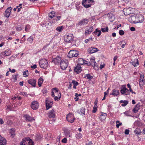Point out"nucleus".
Returning a JSON list of instances; mask_svg holds the SVG:
<instances>
[{"label": "nucleus", "instance_id": "nucleus-1", "mask_svg": "<svg viewBox=\"0 0 145 145\" xmlns=\"http://www.w3.org/2000/svg\"><path fill=\"white\" fill-rule=\"evenodd\" d=\"M40 67L43 69L46 68L48 66L47 60L45 59H42L39 62Z\"/></svg>", "mask_w": 145, "mask_h": 145}, {"label": "nucleus", "instance_id": "nucleus-2", "mask_svg": "<svg viewBox=\"0 0 145 145\" xmlns=\"http://www.w3.org/2000/svg\"><path fill=\"white\" fill-rule=\"evenodd\" d=\"M78 55V51L74 50H71L69 52L67 56L69 58H72L73 57H76Z\"/></svg>", "mask_w": 145, "mask_h": 145}, {"label": "nucleus", "instance_id": "nucleus-3", "mask_svg": "<svg viewBox=\"0 0 145 145\" xmlns=\"http://www.w3.org/2000/svg\"><path fill=\"white\" fill-rule=\"evenodd\" d=\"M137 18V14H135L129 17V20L131 23H137L138 21Z\"/></svg>", "mask_w": 145, "mask_h": 145}, {"label": "nucleus", "instance_id": "nucleus-4", "mask_svg": "<svg viewBox=\"0 0 145 145\" xmlns=\"http://www.w3.org/2000/svg\"><path fill=\"white\" fill-rule=\"evenodd\" d=\"M66 119L68 121L72 123L74 121L75 118L72 113H70L67 115Z\"/></svg>", "mask_w": 145, "mask_h": 145}, {"label": "nucleus", "instance_id": "nucleus-5", "mask_svg": "<svg viewBox=\"0 0 145 145\" xmlns=\"http://www.w3.org/2000/svg\"><path fill=\"white\" fill-rule=\"evenodd\" d=\"M68 61L66 59H63L61 62L60 66L61 68L63 70H65L68 66Z\"/></svg>", "mask_w": 145, "mask_h": 145}, {"label": "nucleus", "instance_id": "nucleus-6", "mask_svg": "<svg viewBox=\"0 0 145 145\" xmlns=\"http://www.w3.org/2000/svg\"><path fill=\"white\" fill-rule=\"evenodd\" d=\"M125 86L124 87H122V88L120 90V92L121 94L125 95H129L130 92L125 87Z\"/></svg>", "mask_w": 145, "mask_h": 145}, {"label": "nucleus", "instance_id": "nucleus-7", "mask_svg": "<svg viewBox=\"0 0 145 145\" xmlns=\"http://www.w3.org/2000/svg\"><path fill=\"white\" fill-rule=\"evenodd\" d=\"M39 106L38 103L36 101H33L31 104V107L32 109L34 110H37Z\"/></svg>", "mask_w": 145, "mask_h": 145}, {"label": "nucleus", "instance_id": "nucleus-8", "mask_svg": "<svg viewBox=\"0 0 145 145\" xmlns=\"http://www.w3.org/2000/svg\"><path fill=\"white\" fill-rule=\"evenodd\" d=\"M73 36L72 34L67 35L64 37V40L65 42H71L73 40Z\"/></svg>", "mask_w": 145, "mask_h": 145}, {"label": "nucleus", "instance_id": "nucleus-9", "mask_svg": "<svg viewBox=\"0 0 145 145\" xmlns=\"http://www.w3.org/2000/svg\"><path fill=\"white\" fill-rule=\"evenodd\" d=\"M52 61L54 62L56 64H59L62 61L61 57L59 56H57L55 58H52Z\"/></svg>", "mask_w": 145, "mask_h": 145}, {"label": "nucleus", "instance_id": "nucleus-10", "mask_svg": "<svg viewBox=\"0 0 145 145\" xmlns=\"http://www.w3.org/2000/svg\"><path fill=\"white\" fill-rule=\"evenodd\" d=\"M45 102L46 110H48L50 108L52 107V102L50 101L48 98H47Z\"/></svg>", "mask_w": 145, "mask_h": 145}, {"label": "nucleus", "instance_id": "nucleus-11", "mask_svg": "<svg viewBox=\"0 0 145 145\" xmlns=\"http://www.w3.org/2000/svg\"><path fill=\"white\" fill-rule=\"evenodd\" d=\"M98 49L96 48L91 47L89 48L88 50V52L90 54H92L97 52Z\"/></svg>", "mask_w": 145, "mask_h": 145}, {"label": "nucleus", "instance_id": "nucleus-12", "mask_svg": "<svg viewBox=\"0 0 145 145\" xmlns=\"http://www.w3.org/2000/svg\"><path fill=\"white\" fill-rule=\"evenodd\" d=\"M90 61L87 63V65H92L94 67L97 66L96 63L95 62V58L93 57L90 59Z\"/></svg>", "mask_w": 145, "mask_h": 145}, {"label": "nucleus", "instance_id": "nucleus-13", "mask_svg": "<svg viewBox=\"0 0 145 145\" xmlns=\"http://www.w3.org/2000/svg\"><path fill=\"white\" fill-rule=\"evenodd\" d=\"M93 30V26L87 27L85 31V35H87L90 33Z\"/></svg>", "mask_w": 145, "mask_h": 145}, {"label": "nucleus", "instance_id": "nucleus-14", "mask_svg": "<svg viewBox=\"0 0 145 145\" xmlns=\"http://www.w3.org/2000/svg\"><path fill=\"white\" fill-rule=\"evenodd\" d=\"M82 70V68L81 66L79 64L77 65L74 69V71L76 72L77 74L80 73Z\"/></svg>", "mask_w": 145, "mask_h": 145}, {"label": "nucleus", "instance_id": "nucleus-15", "mask_svg": "<svg viewBox=\"0 0 145 145\" xmlns=\"http://www.w3.org/2000/svg\"><path fill=\"white\" fill-rule=\"evenodd\" d=\"M12 9V8L11 7H9L7 8L6 10L4 16H5L8 18V17L10 14V13L11 12L10 10Z\"/></svg>", "mask_w": 145, "mask_h": 145}, {"label": "nucleus", "instance_id": "nucleus-16", "mask_svg": "<svg viewBox=\"0 0 145 145\" xmlns=\"http://www.w3.org/2000/svg\"><path fill=\"white\" fill-rule=\"evenodd\" d=\"M48 117L49 118H54L55 116V113L54 109H52L48 113Z\"/></svg>", "mask_w": 145, "mask_h": 145}, {"label": "nucleus", "instance_id": "nucleus-17", "mask_svg": "<svg viewBox=\"0 0 145 145\" xmlns=\"http://www.w3.org/2000/svg\"><path fill=\"white\" fill-rule=\"evenodd\" d=\"M88 19H84L79 22L77 24V25L80 26L82 25H86L88 23Z\"/></svg>", "mask_w": 145, "mask_h": 145}, {"label": "nucleus", "instance_id": "nucleus-18", "mask_svg": "<svg viewBox=\"0 0 145 145\" xmlns=\"http://www.w3.org/2000/svg\"><path fill=\"white\" fill-rule=\"evenodd\" d=\"M7 141L5 139L0 135V145H6Z\"/></svg>", "mask_w": 145, "mask_h": 145}, {"label": "nucleus", "instance_id": "nucleus-19", "mask_svg": "<svg viewBox=\"0 0 145 145\" xmlns=\"http://www.w3.org/2000/svg\"><path fill=\"white\" fill-rule=\"evenodd\" d=\"M36 80L33 79H31L28 81V83L31 84L34 87L35 86Z\"/></svg>", "mask_w": 145, "mask_h": 145}, {"label": "nucleus", "instance_id": "nucleus-20", "mask_svg": "<svg viewBox=\"0 0 145 145\" xmlns=\"http://www.w3.org/2000/svg\"><path fill=\"white\" fill-rule=\"evenodd\" d=\"M138 17V23H141L143 22L144 20V17L143 16L141 15L137 14Z\"/></svg>", "mask_w": 145, "mask_h": 145}, {"label": "nucleus", "instance_id": "nucleus-21", "mask_svg": "<svg viewBox=\"0 0 145 145\" xmlns=\"http://www.w3.org/2000/svg\"><path fill=\"white\" fill-rule=\"evenodd\" d=\"M24 117L25 119V120L27 121H32L33 120H35L33 118L27 115H25Z\"/></svg>", "mask_w": 145, "mask_h": 145}, {"label": "nucleus", "instance_id": "nucleus-22", "mask_svg": "<svg viewBox=\"0 0 145 145\" xmlns=\"http://www.w3.org/2000/svg\"><path fill=\"white\" fill-rule=\"evenodd\" d=\"M124 15L126 16L128 15L131 13V11L130 8H125L123 10Z\"/></svg>", "mask_w": 145, "mask_h": 145}, {"label": "nucleus", "instance_id": "nucleus-23", "mask_svg": "<svg viewBox=\"0 0 145 145\" xmlns=\"http://www.w3.org/2000/svg\"><path fill=\"white\" fill-rule=\"evenodd\" d=\"M106 117V113H103L101 115L99 116V118L101 121L105 120Z\"/></svg>", "mask_w": 145, "mask_h": 145}, {"label": "nucleus", "instance_id": "nucleus-24", "mask_svg": "<svg viewBox=\"0 0 145 145\" xmlns=\"http://www.w3.org/2000/svg\"><path fill=\"white\" fill-rule=\"evenodd\" d=\"M131 63L135 67L137 66V65H138V60L137 59H134L133 61L132 60Z\"/></svg>", "mask_w": 145, "mask_h": 145}, {"label": "nucleus", "instance_id": "nucleus-25", "mask_svg": "<svg viewBox=\"0 0 145 145\" xmlns=\"http://www.w3.org/2000/svg\"><path fill=\"white\" fill-rule=\"evenodd\" d=\"M119 94V92L118 90H116L114 89L112 90V93L110 94V95H112L114 96H117Z\"/></svg>", "mask_w": 145, "mask_h": 145}, {"label": "nucleus", "instance_id": "nucleus-26", "mask_svg": "<svg viewBox=\"0 0 145 145\" xmlns=\"http://www.w3.org/2000/svg\"><path fill=\"white\" fill-rule=\"evenodd\" d=\"M140 105L139 104H137L133 110V112L134 113H137L139 109Z\"/></svg>", "mask_w": 145, "mask_h": 145}, {"label": "nucleus", "instance_id": "nucleus-27", "mask_svg": "<svg viewBox=\"0 0 145 145\" xmlns=\"http://www.w3.org/2000/svg\"><path fill=\"white\" fill-rule=\"evenodd\" d=\"M84 61H86L84 60V59L82 58H80L78 60V63L80 64L83 65L84 63L87 64V63L85 62Z\"/></svg>", "mask_w": 145, "mask_h": 145}, {"label": "nucleus", "instance_id": "nucleus-28", "mask_svg": "<svg viewBox=\"0 0 145 145\" xmlns=\"http://www.w3.org/2000/svg\"><path fill=\"white\" fill-rule=\"evenodd\" d=\"M93 33L95 35H97V36L99 37L101 35V32L100 30H98V29H96Z\"/></svg>", "mask_w": 145, "mask_h": 145}, {"label": "nucleus", "instance_id": "nucleus-29", "mask_svg": "<svg viewBox=\"0 0 145 145\" xmlns=\"http://www.w3.org/2000/svg\"><path fill=\"white\" fill-rule=\"evenodd\" d=\"M121 103H123L122 104V106H125L127 105L128 103V101L126 100H121L120 101Z\"/></svg>", "mask_w": 145, "mask_h": 145}, {"label": "nucleus", "instance_id": "nucleus-30", "mask_svg": "<svg viewBox=\"0 0 145 145\" xmlns=\"http://www.w3.org/2000/svg\"><path fill=\"white\" fill-rule=\"evenodd\" d=\"M33 142L32 140L30 139L29 138H28L27 141V143L25 145H33Z\"/></svg>", "mask_w": 145, "mask_h": 145}, {"label": "nucleus", "instance_id": "nucleus-31", "mask_svg": "<svg viewBox=\"0 0 145 145\" xmlns=\"http://www.w3.org/2000/svg\"><path fill=\"white\" fill-rule=\"evenodd\" d=\"M11 53V51L9 49L7 50L4 52V54L6 56H8L10 55Z\"/></svg>", "mask_w": 145, "mask_h": 145}, {"label": "nucleus", "instance_id": "nucleus-32", "mask_svg": "<svg viewBox=\"0 0 145 145\" xmlns=\"http://www.w3.org/2000/svg\"><path fill=\"white\" fill-rule=\"evenodd\" d=\"M85 108L82 107L81 108L80 112H79V113L81 115H84L85 114Z\"/></svg>", "mask_w": 145, "mask_h": 145}, {"label": "nucleus", "instance_id": "nucleus-33", "mask_svg": "<svg viewBox=\"0 0 145 145\" xmlns=\"http://www.w3.org/2000/svg\"><path fill=\"white\" fill-rule=\"evenodd\" d=\"M43 81V79L41 77L40 78L38 79V84L39 87L41 86L42 84Z\"/></svg>", "mask_w": 145, "mask_h": 145}, {"label": "nucleus", "instance_id": "nucleus-34", "mask_svg": "<svg viewBox=\"0 0 145 145\" xmlns=\"http://www.w3.org/2000/svg\"><path fill=\"white\" fill-rule=\"evenodd\" d=\"M94 2L93 0H83L82 3L84 4L85 3H92Z\"/></svg>", "mask_w": 145, "mask_h": 145}, {"label": "nucleus", "instance_id": "nucleus-35", "mask_svg": "<svg viewBox=\"0 0 145 145\" xmlns=\"http://www.w3.org/2000/svg\"><path fill=\"white\" fill-rule=\"evenodd\" d=\"M28 138H25L24 139L22 142H21L20 145H25V144H26L27 141V140Z\"/></svg>", "mask_w": 145, "mask_h": 145}, {"label": "nucleus", "instance_id": "nucleus-36", "mask_svg": "<svg viewBox=\"0 0 145 145\" xmlns=\"http://www.w3.org/2000/svg\"><path fill=\"white\" fill-rule=\"evenodd\" d=\"M9 133L12 136V137H13L15 135V131L13 129H11L9 130Z\"/></svg>", "mask_w": 145, "mask_h": 145}, {"label": "nucleus", "instance_id": "nucleus-37", "mask_svg": "<svg viewBox=\"0 0 145 145\" xmlns=\"http://www.w3.org/2000/svg\"><path fill=\"white\" fill-rule=\"evenodd\" d=\"M58 96H56L54 97V99L55 101H58L59 100L61 97V93H59V94L58 95Z\"/></svg>", "mask_w": 145, "mask_h": 145}, {"label": "nucleus", "instance_id": "nucleus-38", "mask_svg": "<svg viewBox=\"0 0 145 145\" xmlns=\"http://www.w3.org/2000/svg\"><path fill=\"white\" fill-rule=\"evenodd\" d=\"M134 132L136 134L139 135L141 133V131L139 128H137L135 130Z\"/></svg>", "mask_w": 145, "mask_h": 145}, {"label": "nucleus", "instance_id": "nucleus-39", "mask_svg": "<svg viewBox=\"0 0 145 145\" xmlns=\"http://www.w3.org/2000/svg\"><path fill=\"white\" fill-rule=\"evenodd\" d=\"M34 37L31 36L27 39V40L30 43H31L33 41Z\"/></svg>", "mask_w": 145, "mask_h": 145}, {"label": "nucleus", "instance_id": "nucleus-40", "mask_svg": "<svg viewBox=\"0 0 145 145\" xmlns=\"http://www.w3.org/2000/svg\"><path fill=\"white\" fill-rule=\"evenodd\" d=\"M63 28L64 27L63 26H59L56 28V30L59 32H61L62 31Z\"/></svg>", "mask_w": 145, "mask_h": 145}, {"label": "nucleus", "instance_id": "nucleus-41", "mask_svg": "<svg viewBox=\"0 0 145 145\" xmlns=\"http://www.w3.org/2000/svg\"><path fill=\"white\" fill-rule=\"evenodd\" d=\"M88 4V3H85L84 4H82L85 8H89L90 7L91 4Z\"/></svg>", "mask_w": 145, "mask_h": 145}, {"label": "nucleus", "instance_id": "nucleus-42", "mask_svg": "<svg viewBox=\"0 0 145 145\" xmlns=\"http://www.w3.org/2000/svg\"><path fill=\"white\" fill-rule=\"evenodd\" d=\"M53 91H54L56 93H57V94H59V93H60V92L59 91V89L57 88H55L52 89Z\"/></svg>", "mask_w": 145, "mask_h": 145}, {"label": "nucleus", "instance_id": "nucleus-43", "mask_svg": "<svg viewBox=\"0 0 145 145\" xmlns=\"http://www.w3.org/2000/svg\"><path fill=\"white\" fill-rule=\"evenodd\" d=\"M30 29V26L29 25H27L25 27V31H29Z\"/></svg>", "mask_w": 145, "mask_h": 145}, {"label": "nucleus", "instance_id": "nucleus-44", "mask_svg": "<svg viewBox=\"0 0 145 145\" xmlns=\"http://www.w3.org/2000/svg\"><path fill=\"white\" fill-rule=\"evenodd\" d=\"M139 84L140 88H142V86L144 84V81H140L139 82Z\"/></svg>", "mask_w": 145, "mask_h": 145}, {"label": "nucleus", "instance_id": "nucleus-45", "mask_svg": "<svg viewBox=\"0 0 145 145\" xmlns=\"http://www.w3.org/2000/svg\"><path fill=\"white\" fill-rule=\"evenodd\" d=\"M101 30L102 32H108V27H107L106 28H101Z\"/></svg>", "mask_w": 145, "mask_h": 145}, {"label": "nucleus", "instance_id": "nucleus-46", "mask_svg": "<svg viewBox=\"0 0 145 145\" xmlns=\"http://www.w3.org/2000/svg\"><path fill=\"white\" fill-rule=\"evenodd\" d=\"M116 126L117 128H119V126L120 125H121L122 124V123H120V121L118 120L117 121H116Z\"/></svg>", "mask_w": 145, "mask_h": 145}, {"label": "nucleus", "instance_id": "nucleus-47", "mask_svg": "<svg viewBox=\"0 0 145 145\" xmlns=\"http://www.w3.org/2000/svg\"><path fill=\"white\" fill-rule=\"evenodd\" d=\"M82 135L81 133H79L78 134H76V137L78 139H79L82 137Z\"/></svg>", "mask_w": 145, "mask_h": 145}, {"label": "nucleus", "instance_id": "nucleus-48", "mask_svg": "<svg viewBox=\"0 0 145 145\" xmlns=\"http://www.w3.org/2000/svg\"><path fill=\"white\" fill-rule=\"evenodd\" d=\"M144 76L143 74H141L140 75V81H144Z\"/></svg>", "mask_w": 145, "mask_h": 145}, {"label": "nucleus", "instance_id": "nucleus-49", "mask_svg": "<svg viewBox=\"0 0 145 145\" xmlns=\"http://www.w3.org/2000/svg\"><path fill=\"white\" fill-rule=\"evenodd\" d=\"M86 77L89 79H91L93 78V76H91L90 74H87L86 75Z\"/></svg>", "mask_w": 145, "mask_h": 145}, {"label": "nucleus", "instance_id": "nucleus-50", "mask_svg": "<svg viewBox=\"0 0 145 145\" xmlns=\"http://www.w3.org/2000/svg\"><path fill=\"white\" fill-rule=\"evenodd\" d=\"M16 28L17 30L18 31L21 30L22 29V27L21 25H18V26Z\"/></svg>", "mask_w": 145, "mask_h": 145}, {"label": "nucleus", "instance_id": "nucleus-51", "mask_svg": "<svg viewBox=\"0 0 145 145\" xmlns=\"http://www.w3.org/2000/svg\"><path fill=\"white\" fill-rule=\"evenodd\" d=\"M50 14L52 15V16L50 15L49 16V17L51 18H53L54 17V14H55V12H54V11L51 12H50Z\"/></svg>", "mask_w": 145, "mask_h": 145}, {"label": "nucleus", "instance_id": "nucleus-52", "mask_svg": "<svg viewBox=\"0 0 145 145\" xmlns=\"http://www.w3.org/2000/svg\"><path fill=\"white\" fill-rule=\"evenodd\" d=\"M72 83L74 85H76V86L78 85V82L74 80L72 81Z\"/></svg>", "mask_w": 145, "mask_h": 145}, {"label": "nucleus", "instance_id": "nucleus-53", "mask_svg": "<svg viewBox=\"0 0 145 145\" xmlns=\"http://www.w3.org/2000/svg\"><path fill=\"white\" fill-rule=\"evenodd\" d=\"M20 94L23 96H25L26 97H27V93L25 92H22L20 93Z\"/></svg>", "mask_w": 145, "mask_h": 145}, {"label": "nucleus", "instance_id": "nucleus-54", "mask_svg": "<svg viewBox=\"0 0 145 145\" xmlns=\"http://www.w3.org/2000/svg\"><path fill=\"white\" fill-rule=\"evenodd\" d=\"M124 33V31L122 30H120L119 31V34L121 35H123Z\"/></svg>", "mask_w": 145, "mask_h": 145}, {"label": "nucleus", "instance_id": "nucleus-55", "mask_svg": "<svg viewBox=\"0 0 145 145\" xmlns=\"http://www.w3.org/2000/svg\"><path fill=\"white\" fill-rule=\"evenodd\" d=\"M62 142L63 143H66L67 142V139L66 138H64L62 140Z\"/></svg>", "mask_w": 145, "mask_h": 145}, {"label": "nucleus", "instance_id": "nucleus-56", "mask_svg": "<svg viewBox=\"0 0 145 145\" xmlns=\"http://www.w3.org/2000/svg\"><path fill=\"white\" fill-rule=\"evenodd\" d=\"M129 130L128 129H126L125 131V135H128L129 133Z\"/></svg>", "mask_w": 145, "mask_h": 145}, {"label": "nucleus", "instance_id": "nucleus-57", "mask_svg": "<svg viewBox=\"0 0 145 145\" xmlns=\"http://www.w3.org/2000/svg\"><path fill=\"white\" fill-rule=\"evenodd\" d=\"M23 74L24 76V77L27 76L28 75V74H27L26 71H24L23 72Z\"/></svg>", "mask_w": 145, "mask_h": 145}, {"label": "nucleus", "instance_id": "nucleus-58", "mask_svg": "<svg viewBox=\"0 0 145 145\" xmlns=\"http://www.w3.org/2000/svg\"><path fill=\"white\" fill-rule=\"evenodd\" d=\"M97 110V108L96 107H93V110L92 111V112L93 113H95Z\"/></svg>", "mask_w": 145, "mask_h": 145}, {"label": "nucleus", "instance_id": "nucleus-59", "mask_svg": "<svg viewBox=\"0 0 145 145\" xmlns=\"http://www.w3.org/2000/svg\"><path fill=\"white\" fill-rule=\"evenodd\" d=\"M121 42H123V44L122 45V46H121V47L123 48H124V46H125V42L123 41H121Z\"/></svg>", "mask_w": 145, "mask_h": 145}, {"label": "nucleus", "instance_id": "nucleus-60", "mask_svg": "<svg viewBox=\"0 0 145 145\" xmlns=\"http://www.w3.org/2000/svg\"><path fill=\"white\" fill-rule=\"evenodd\" d=\"M31 67L34 69H35L37 68V65L34 64L33 65L31 66Z\"/></svg>", "mask_w": 145, "mask_h": 145}, {"label": "nucleus", "instance_id": "nucleus-61", "mask_svg": "<svg viewBox=\"0 0 145 145\" xmlns=\"http://www.w3.org/2000/svg\"><path fill=\"white\" fill-rule=\"evenodd\" d=\"M4 123V121L2 118H0V125Z\"/></svg>", "mask_w": 145, "mask_h": 145}, {"label": "nucleus", "instance_id": "nucleus-62", "mask_svg": "<svg viewBox=\"0 0 145 145\" xmlns=\"http://www.w3.org/2000/svg\"><path fill=\"white\" fill-rule=\"evenodd\" d=\"M135 30V28L134 27H131L130 28V30L131 31H133Z\"/></svg>", "mask_w": 145, "mask_h": 145}, {"label": "nucleus", "instance_id": "nucleus-63", "mask_svg": "<svg viewBox=\"0 0 145 145\" xmlns=\"http://www.w3.org/2000/svg\"><path fill=\"white\" fill-rule=\"evenodd\" d=\"M64 132L66 135H67L68 134H69L70 133V131H65Z\"/></svg>", "mask_w": 145, "mask_h": 145}, {"label": "nucleus", "instance_id": "nucleus-64", "mask_svg": "<svg viewBox=\"0 0 145 145\" xmlns=\"http://www.w3.org/2000/svg\"><path fill=\"white\" fill-rule=\"evenodd\" d=\"M124 114L126 116H129V112H128L127 111V112H124Z\"/></svg>", "mask_w": 145, "mask_h": 145}]
</instances>
